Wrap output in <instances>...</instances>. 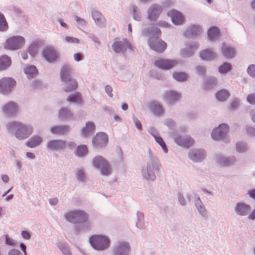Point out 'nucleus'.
<instances>
[{"instance_id": "4c0bfd02", "label": "nucleus", "mask_w": 255, "mask_h": 255, "mask_svg": "<svg viewBox=\"0 0 255 255\" xmlns=\"http://www.w3.org/2000/svg\"><path fill=\"white\" fill-rule=\"evenodd\" d=\"M77 211H71L65 215L66 219L69 222L76 223Z\"/></svg>"}, {"instance_id": "423d86ee", "label": "nucleus", "mask_w": 255, "mask_h": 255, "mask_svg": "<svg viewBox=\"0 0 255 255\" xmlns=\"http://www.w3.org/2000/svg\"><path fill=\"white\" fill-rule=\"evenodd\" d=\"M25 43L23 37L14 36L7 39L5 44V48L10 50H16L20 48Z\"/></svg>"}, {"instance_id": "2eb2a0df", "label": "nucleus", "mask_w": 255, "mask_h": 255, "mask_svg": "<svg viewBox=\"0 0 255 255\" xmlns=\"http://www.w3.org/2000/svg\"><path fill=\"white\" fill-rule=\"evenodd\" d=\"M43 56L50 62H54L58 58L56 51L51 47L46 48L43 52Z\"/></svg>"}, {"instance_id": "473e14b6", "label": "nucleus", "mask_w": 255, "mask_h": 255, "mask_svg": "<svg viewBox=\"0 0 255 255\" xmlns=\"http://www.w3.org/2000/svg\"><path fill=\"white\" fill-rule=\"evenodd\" d=\"M88 153V148L85 145L78 146L75 149L74 153L78 157H82Z\"/></svg>"}, {"instance_id": "5fc2aeb1", "label": "nucleus", "mask_w": 255, "mask_h": 255, "mask_svg": "<svg viewBox=\"0 0 255 255\" xmlns=\"http://www.w3.org/2000/svg\"><path fill=\"white\" fill-rule=\"evenodd\" d=\"M220 164L223 166H228L231 163L229 159L224 158L220 160Z\"/></svg>"}, {"instance_id": "9d476101", "label": "nucleus", "mask_w": 255, "mask_h": 255, "mask_svg": "<svg viewBox=\"0 0 255 255\" xmlns=\"http://www.w3.org/2000/svg\"><path fill=\"white\" fill-rule=\"evenodd\" d=\"M175 142L180 146L188 148L194 144V139L189 135L178 136L175 138Z\"/></svg>"}, {"instance_id": "e2e57ef3", "label": "nucleus", "mask_w": 255, "mask_h": 255, "mask_svg": "<svg viewBox=\"0 0 255 255\" xmlns=\"http://www.w3.org/2000/svg\"><path fill=\"white\" fill-rule=\"evenodd\" d=\"M20 252L17 250L13 249L9 252L8 255H19Z\"/></svg>"}, {"instance_id": "58836bf2", "label": "nucleus", "mask_w": 255, "mask_h": 255, "mask_svg": "<svg viewBox=\"0 0 255 255\" xmlns=\"http://www.w3.org/2000/svg\"><path fill=\"white\" fill-rule=\"evenodd\" d=\"M8 28V24L4 15L0 13V30L4 31Z\"/></svg>"}, {"instance_id": "4468645a", "label": "nucleus", "mask_w": 255, "mask_h": 255, "mask_svg": "<svg viewBox=\"0 0 255 255\" xmlns=\"http://www.w3.org/2000/svg\"><path fill=\"white\" fill-rule=\"evenodd\" d=\"M167 14L171 17L172 22L175 24H181L184 20L182 14L175 9L171 10L168 12Z\"/></svg>"}, {"instance_id": "f704fd0d", "label": "nucleus", "mask_w": 255, "mask_h": 255, "mask_svg": "<svg viewBox=\"0 0 255 255\" xmlns=\"http://www.w3.org/2000/svg\"><path fill=\"white\" fill-rule=\"evenodd\" d=\"M220 32L218 28L216 27H211L208 31L209 38L211 39H214L219 36Z\"/></svg>"}, {"instance_id": "6e6d98bb", "label": "nucleus", "mask_w": 255, "mask_h": 255, "mask_svg": "<svg viewBox=\"0 0 255 255\" xmlns=\"http://www.w3.org/2000/svg\"><path fill=\"white\" fill-rule=\"evenodd\" d=\"M196 70L199 74H204L206 72V69L204 67L198 66L196 68Z\"/></svg>"}, {"instance_id": "0eeeda50", "label": "nucleus", "mask_w": 255, "mask_h": 255, "mask_svg": "<svg viewBox=\"0 0 255 255\" xmlns=\"http://www.w3.org/2000/svg\"><path fill=\"white\" fill-rule=\"evenodd\" d=\"M178 62L174 59L160 58L154 61V65L159 69L167 70L175 66Z\"/></svg>"}, {"instance_id": "7ed1b4c3", "label": "nucleus", "mask_w": 255, "mask_h": 255, "mask_svg": "<svg viewBox=\"0 0 255 255\" xmlns=\"http://www.w3.org/2000/svg\"><path fill=\"white\" fill-rule=\"evenodd\" d=\"M10 126L15 130V137L22 140L28 137L33 132V127L30 125L23 124L20 122H14Z\"/></svg>"}, {"instance_id": "bb28decb", "label": "nucleus", "mask_w": 255, "mask_h": 255, "mask_svg": "<svg viewBox=\"0 0 255 255\" xmlns=\"http://www.w3.org/2000/svg\"><path fill=\"white\" fill-rule=\"evenodd\" d=\"M42 141V138L38 135H34L31 137L26 143L27 146L33 148L40 144Z\"/></svg>"}, {"instance_id": "864d4df0", "label": "nucleus", "mask_w": 255, "mask_h": 255, "mask_svg": "<svg viewBox=\"0 0 255 255\" xmlns=\"http://www.w3.org/2000/svg\"><path fill=\"white\" fill-rule=\"evenodd\" d=\"M239 105V101L237 100H234L232 102V103L231 104L230 108L232 110H234L236 108H237Z\"/></svg>"}, {"instance_id": "4be33fe9", "label": "nucleus", "mask_w": 255, "mask_h": 255, "mask_svg": "<svg viewBox=\"0 0 255 255\" xmlns=\"http://www.w3.org/2000/svg\"><path fill=\"white\" fill-rule=\"evenodd\" d=\"M11 58L6 55L0 56V71L6 70L11 65Z\"/></svg>"}, {"instance_id": "3c124183", "label": "nucleus", "mask_w": 255, "mask_h": 255, "mask_svg": "<svg viewBox=\"0 0 255 255\" xmlns=\"http://www.w3.org/2000/svg\"><path fill=\"white\" fill-rule=\"evenodd\" d=\"M5 243L6 245L13 246L15 245V242L12 239L10 238L8 235L5 236Z\"/></svg>"}, {"instance_id": "49530a36", "label": "nucleus", "mask_w": 255, "mask_h": 255, "mask_svg": "<svg viewBox=\"0 0 255 255\" xmlns=\"http://www.w3.org/2000/svg\"><path fill=\"white\" fill-rule=\"evenodd\" d=\"M28 51L29 54L34 56L37 52V46L35 44L31 45L28 49Z\"/></svg>"}, {"instance_id": "13d9d810", "label": "nucleus", "mask_w": 255, "mask_h": 255, "mask_svg": "<svg viewBox=\"0 0 255 255\" xmlns=\"http://www.w3.org/2000/svg\"><path fill=\"white\" fill-rule=\"evenodd\" d=\"M217 83V79L215 78H212L208 79L206 82V85H213Z\"/></svg>"}, {"instance_id": "0e129e2a", "label": "nucleus", "mask_w": 255, "mask_h": 255, "mask_svg": "<svg viewBox=\"0 0 255 255\" xmlns=\"http://www.w3.org/2000/svg\"><path fill=\"white\" fill-rule=\"evenodd\" d=\"M250 196L255 200V189L249 191Z\"/></svg>"}, {"instance_id": "393cba45", "label": "nucleus", "mask_w": 255, "mask_h": 255, "mask_svg": "<svg viewBox=\"0 0 255 255\" xmlns=\"http://www.w3.org/2000/svg\"><path fill=\"white\" fill-rule=\"evenodd\" d=\"M69 129L67 126H56L52 127L50 131L55 134H64L68 131Z\"/></svg>"}, {"instance_id": "dca6fc26", "label": "nucleus", "mask_w": 255, "mask_h": 255, "mask_svg": "<svg viewBox=\"0 0 255 255\" xmlns=\"http://www.w3.org/2000/svg\"><path fill=\"white\" fill-rule=\"evenodd\" d=\"M66 146V142L62 140H51L47 144V147L51 150H60Z\"/></svg>"}, {"instance_id": "774afa93", "label": "nucleus", "mask_w": 255, "mask_h": 255, "mask_svg": "<svg viewBox=\"0 0 255 255\" xmlns=\"http://www.w3.org/2000/svg\"><path fill=\"white\" fill-rule=\"evenodd\" d=\"M251 116L252 121L255 123V111H252L251 113Z\"/></svg>"}, {"instance_id": "f257e3e1", "label": "nucleus", "mask_w": 255, "mask_h": 255, "mask_svg": "<svg viewBox=\"0 0 255 255\" xmlns=\"http://www.w3.org/2000/svg\"><path fill=\"white\" fill-rule=\"evenodd\" d=\"M146 33L150 35L147 41L149 47L156 52H164L167 48V45L165 41L158 37L161 34L160 30L157 28L148 29Z\"/></svg>"}, {"instance_id": "c756f323", "label": "nucleus", "mask_w": 255, "mask_h": 255, "mask_svg": "<svg viewBox=\"0 0 255 255\" xmlns=\"http://www.w3.org/2000/svg\"><path fill=\"white\" fill-rule=\"evenodd\" d=\"M95 125L92 122H88L86 127L82 128V133L84 136H87L93 133L95 130Z\"/></svg>"}, {"instance_id": "f3484780", "label": "nucleus", "mask_w": 255, "mask_h": 255, "mask_svg": "<svg viewBox=\"0 0 255 255\" xmlns=\"http://www.w3.org/2000/svg\"><path fill=\"white\" fill-rule=\"evenodd\" d=\"M129 247L127 243L120 242L115 250V255H128Z\"/></svg>"}, {"instance_id": "c85d7f7f", "label": "nucleus", "mask_w": 255, "mask_h": 255, "mask_svg": "<svg viewBox=\"0 0 255 255\" xmlns=\"http://www.w3.org/2000/svg\"><path fill=\"white\" fill-rule=\"evenodd\" d=\"M24 72L29 79L35 77L38 73L36 68L34 66H27L24 69Z\"/></svg>"}, {"instance_id": "412c9836", "label": "nucleus", "mask_w": 255, "mask_h": 255, "mask_svg": "<svg viewBox=\"0 0 255 255\" xmlns=\"http://www.w3.org/2000/svg\"><path fill=\"white\" fill-rule=\"evenodd\" d=\"M235 211L238 214L245 216L250 212L251 207L244 203H238L235 208Z\"/></svg>"}, {"instance_id": "39448f33", "label": "nucleus", "mask_w": 255, "mask_h": 255, "mask_svg": "<svg viewBox=\"0 0 255 255\" xmlns=\"http://www.w3.org/2000/svg\"><path fill=\"white\" fill-rule=\"evenodd\" d=\"M90 242L92 247L97 250H104L108 248L110 241L108 237L104 236L95 235L90 239Z\"/></svg>"}, {"instance_id": "09e8293b", "label": "nucleus", "mask_w": 255, "mask_h": 255, "mask_svg": "<svg viewBox=\"0 0 255 255\" xmlns=\"http://www.w3.org/2000/svg\"><path fill=\"white\" fill-rule=\"evenodd\" d=\"M76 175L78 179L80 181H83L85 177V173L82 169H79L77 172Z\"/></svg>"}, {"instance_id": "2f4dec72", "label": "nucleus", "mask_w": 255, "mask_h": 255, "mask_svg": "<svg viewBox=\"0 0 255 255\" xmlns=\"http://www.w3.org/2000/svg\"><path fill=\"white\" fill-rule=\"evenodd\" d=\"M72 117L71 111L66 108L62 109L59 112V118L61 120L69 119Z\"/></svg>"}, {"instance_id": "680f3d73", "label": "nucleus", "mask_w": 255, "mask_h": 255, "mask_svg": "<svg viewBox=\"0 0 255 255\" xmlns=\"http://www.w3.org/2000/svg\"><path fill=\"white\" fill-rule=\"evenodd\" d=\"M134 124H135V125L136 127L138 129H140V130L141 129L142 126H141V124L140 122L138 120H137L136 119H134Z\"/></svg>"}, {"instance_id": "20e7f679", "label": "nucleus", "mask_w": 255, "mask_h": 255, "mask_svg": "<svg viewBox=\"0 0 255 255\" xmlns=\"http://www.w3.org/2000/svg\"><path fill=\"white\" fill-rule=\"evenodd\" d=\"M93 165L100 170L102 175L108 176L112 173V169L109 162L102 156H97L93 160Z\"/></svg>"}, {"instance_id": "f8f14e48", "label": "nucleus", "mask_w": 255, "mask_h": 255, "mask_svg": "<svg viewBox=\"0 0 255 255\" xmlns=\"http://www.w3.org/2000/svg\"><path fill=\"white\" fill-rule=\"evenodd\" d=\"M112 47L114 51L116 53L124 52L128 47L131 49V46L129 44L127 39H124L123 41H116L113 45Z\"/></svg>"}, {"instance_id": "338daca9", "label": "nucleus", "mask_w": 255, "mask_h": 255, "mask_svg": "<svg viewBox=\"0 0 255 255\" xmlns=\"http://www.w3.org/2000/svg\"><path fill=\"white\" fill-rule=\"evenodd\" d=\"M249 219L251 220L255 219V209L252 212V213L249 215Z\"/></svg>"}, {"instance_id": "7c9ffc66", "label": "nucleus", "mask_w": 255, "mask_h": 255, "mask_svg": "<svg viewBox=\"0 0 255 255\" xmlns=\"http://www.w3.org/2000/svg\"><path fill=\"white\" fill-rule=\"evenodd\" d=\"M67 100L70 102L77 103L82 104V99L81 95L79 92H76L74 94L69 95L67 98Z\"/></svg>"}, {"instance_id": "de8ad7c7", "label": "nucleus", "mask_w": 255, "mask_h": 255, "mask_svg": "<svg viewBox=\"0 0 255 255\" xmlns=\"http://www.w3.org/2000/svg\"><path fill=\"white\" fill-rule=\"evenodd\" d=\"M248 73L251 76L255 77V65H251L249 66Z\"/></svg>"}, {"instance_id": "5701e85b", "label": "nucleus", "mask_w": 255, "mask_h": 255, "mask_svg": "<svg viewBox=\"0 0 255 255\" xmlns=\"http://www.w3.org/2000/svg\"><path fill=\"white\" fill-rule=\"evenodd\" d=\"M202 32L199 26L192 25L185 31V35L188 37H195L199 35Z\"/></svg>"}, {"instance_id": "4d7b16f0", "label": "nucleus", "mask_w": 255, "mask_h": 255, "mask_svg": "<svg viewBox=\"0 0 255 255\" xmlns=\"http://www.w3.org/2000/svg\"><path fill=\"white\" fill-rule=\"evenodd\" d=\"M21 235L24 239L28 240L30 238V235L27 231H22L21 232Z\"/></svg>"}, {"instance_id": "79ce46f5", "label": "nucleus", "mask_w": 255, "mask_h": 255, "mask_svg": "<svg viewBox=\"0 0 255 255\" xmlns=\"http://www.w3.org/2000/svg\"><path fill=\"white\" fill-rule=\"evenodd\" d=\"M155 141L161 146L162 148L165 153L168 152V149L162 138L161 137L154 135Z\"/></svg>"}, {"instance_id": "6ab92c4d", "label": "nucleus", "mask_w": 255, "mask_h": 255, "mask_svg": "<svg viewBox=\"0 0 255 255\" xmlns=\"http://www.w3.org/2000/svg\"><path fill=\"white\" fill-rule=\"evenodd\" d=\"M18 111V107L15 103L10 102L3 108V112L7 115L15 114Z\"/></svg>"}, {"instance_id": "e433bc0d", "label": "nucleus", "mask_w": 255, "mask_h": 255, "mask_svg": "<svg viewBox=\"0 0 255 255\" xmlns=\"http://www.w3.org/2000/svg\"><path fill=\"white\" fill-rule=\"evenodd\" d=\"M230 96L229 93L225 90H220L216 94L217 99L220 101H224L228 98Z\"/></svg>"}, {"instance_id": "603ef678", "label": "nucleus", "mask_w": 255, "mask_h": 255, "mask_svg": "<svg viewBox=\"0 0 255 255\" xmlns=\"http://www.w3.org/2000/svg\"><path fill=\"white\" fill-rule=\"evenodd\" d=\"M74 59L76 61H80L83 59V55L80 53H77L74 54Z\"/></svg>"}, {"instance_id": "cd10ccee", "label": "nucleus", "mask_w": 255, "mask_h": 255, "mask_svg": "<svg viewBox=\"0 0 255 255\" xmlns=\"http://www.w3.org/2000/svg\"><path fill=\"white\" fill-rule=\"evenodd\" d=\"M223 55L227 58H233L235 55V51L232 47L224 45L222 48Z\"/></svg>"}, {"instance_id": "bf43d9fd", "label": "nucleus", "mask_w": 255, "mask_h": 255, "mask_svg": "<svg viewBox=\"0 0 255 255\" xmlns=\"http://www.w3.org/2000/svg\"><path fill=\"white\" fill-rule=\"evenodd\" d=\"M158 25L162 27H168L170 24L165 21H160L158 23Z\"/></svg>"}, {"instance_id": "a878e982", "label": "nucleus", "mask_w": 255, "mask_h": 255, "mask_svg": "<svg viewBox=\"0 0 255 255\" xmlns=\"http://www.w3.org/2000/svg\"><path fill=\"white\" fill-rule=\"evenodd\" d=\"M189 156L194 162H198L204 157V151L200 150L193 151L189 153Z\"/></svg>"}, {"instance_id": "8fccbe9b", "label": "nucleus", "mask_w": 255, "mask_h": 255, "mask_svg": "<svg viewBox=\"0 0 255 255\" xmlns=\"http://www.w3.org/2000/svg\"><path fill=\"white\" fill-rule=\"evenodd\" d=\"M247 101L252 105H255V94L249 95L247 98Z\"/></svg>"}, {"instance_id": "ea45409f", "label": "nucleus", "mask_w": 255, "mask_h": 255, "mask_svg": "<svg viewBox=\"0 0 255 255\" xmlns=\"http://www.w3.org/2000/svg\"><path fill=\"white\" fill-rule=\"evenodd\" d=\"M173 78L177 81H183L186 80L187 76L184 72H176L173 74Z\"/></svg>"}, {"instance_id": "a18cd8bd", "label": "nucleus", "mask_w": 255, "mask_h": 255, "mask_svg": "<svg viewBox=\"0 0 255 255\" xmlns=\"http://www.w3.org/2000/svg\"><path fill=\"white\" fill-rule=\"evenodd\" d=\"M65 40L66 42L70 43H79V40L78 38L67 36L65 37Z\"/></svg>"}, {"instance_id": "c9c22d12", "label": "nucleus", "mask_w": 255, "mask_h": 255, "mask_svg": "<svg viewBox=\"0 0 255 255\" xmlns=\"http://www.w3.org/2000/svg\"><path fill=\"white\" fill-rule=\"evenodd\" d=\"M76 223L86 222L88 219V215L83 211H77Z\"/></svg>"}, {"instance_id": "69168bd1", "label": "nucleus", "mask_w": 255, "mask_h": 255, "mask_svg": "<svg viewBox=\"0 0 255 255\" xmlns=\"http://www.w3.org/2000/svg\"><path fill=\"white\" fill-rule=\"evenodd\" d=\"M247 131L249 134H253L255 132V129L253 128L249 127L247 128Z\"/></svg>"}, {"instance_id": "052dcab7", "label": "nucleus", "mask_w": 255, "mask_h": 255, "mask_svg": "<svg viewBox=\"0 0 255 255\" xmlns=\"http://www.w3.org/2000/svg\"><path fill=\"white\" fill-rule=\"evenodd\" d=\"M105 90H106V91L107 92V93L109 95V96L110 97H112L113 96V94H112V89L111 88V87H110V86H106V88H105Z\"/></svg>"}, {"instance_id": "6e6552de", "label": "nucleus", "mask_w": 255, "mask_h": 255, "mask_svg": "<svg viewBox=\"0 0 255 255\" xmlns=\"http://www.w3.org/2000/svg\"><path fill=\"white\" fill-rule=\"evenodd\" d=\"M229 130V127L225 124H221L219 127L215 128L212 133V138L216 140L223 139Z\"/></svg>"}, {"instance_id": "a19ab883", "label": "nucleus", "mask_w": 255, "mask_h": 255, "mask_svg": "<svg viewBox=\"0 0 255 255\" xmlns=\"http://www.w3.org/2000/svg\"><path fill=\"white\" fill-rule=\"evenodd\" d=\"M231 69V65L228 63H224L219 68V71L221 73H226Z\"/></svg>"}, {"instance_id": "a211bd4d", "label": "nucleus", "mask_w": 255, "mask_h": 255, "mask_svg": "<svg viewBox=\"0 0 255 255\" xmlns=\"http://www.w3.org/2000/svg\"><path fill=\"white\" fill-rule=\"evenodd\" d=\"M150 111L156 116H161L164 113V109L162 106L159 103L153 101L149 105Z\"/></svg>"}, {"instance_id": "aec40b11", "label": "nucleus", "mask_w": 255, "mask_h": 255, "mask_svg": "<svg viewBox=\"0 0 255 255\" xmlns=\"http://www.w3.org/2000/svg\"><path fill=\"white\" fill-rule=\"evenodd\" d=\"M180 95L174 91H167L164 96V99L169 103H173L178 100Z\"/></svg>"}, {"instance_id": "37998d69", "label": "nucleus", "mask_w": 255, "mask_h": 255, "mask_svg": "<svg viewBox=\"0 0 255 255\" xmlns=\"http://www.w3.org/2000/svg\"><path fill=\"white\" fill-rule=\"evenodd\" d=\"M247 149L246 145L242 142H239L237 144V150L239 152H243Z\"/></svg>"}, {"instance_id": "72a5a7b5", "label": "nucleus", "mask_w": 255, "mask_h": 255, "mask_svg": "<svg viewBox=\"0 0 255 255\" xmlns=\"http://www.w3.org/2000/svg\"><path fill=\"white\" fill-rule=\"evenodd\" d=\"M200 57L203 60H212L215 57V54L209 50H205L200 52Z\"/></svg>"}, {"instance_id": "ddd939ff", "label": "nucleus", "mask_w": 255, "mask_h": 255, "mask_svg": "<svg viewBox=\"0 0 255 255\" xmlns=\"http://www.w3.org/2000/svg\"><path fill=\"white\" fill-rule=\"evenodd\" d=\"M162 7L157 4L152 5L148 10V18L151 20L156 19L162 11Z\"/></svg>"}, {"instance_id": "f03ea898", "label": "nucleus", "mask_w": 255, "mask_h": 255, "mask_svg": "<svg viewBox=\"0 0 255 255\" xmlns=\"http://www.w3.org/2000/svg\"><path fill=\"white\" fill-rule=\"evenodd\" d=\"M71 71V68L67 65L63 66L61 70L60 76L61 80L65 82L64 90L67 92L75 90L78 87L76 80L70 78Z\"/></svg>"}, {"instance_id": "b1692460", "label": "nucleus", "mask_w": 255, "mask_h": 255, "mask_svg": "<svg viewBox=\"0 0 255 255\" xmlns=\"http://www.w3.org/2000/svg\"><path fill=\"white\" fill-rule=\"evenodd\" d=\"M92 17L97 25L102 26L105 24L106 19L100 12L96 10L93 11Z\"/></svg>"}, {"instance_id": "9b49d317", "label": "nucleus", "mask_w": 255, "mask_h": 255, "mask_svg": "<svg viewBox=\"0 0 255 255\" xmlns=\"http://www.w3.org/2000/svg\"><path fill=\"white\" fill-rule=\"evenodd\" d=\"M108 142V135L104 132L97 133L93 138V143L96 147L105 146Z\"/></svg>"}, {"instance_id": "c03bdc74", "label": "nucleus", "mask_w": 255, "mask_h": 255, "mask_svg": "<svg viewBox=\"0 0 255 255\" xmlns=\"http://www.w3.org/2000/svg\"><path fill=\"white\" fill-rule=\"evenodd\" d=\"M59 249L65 255H69L70 252L68 247L64 244H60L58 246Z\"/></svg>"}, {"instance_id": "1a4fd4ad", "label": "nucleus", "mask_w": 255, "mask_h": 255, "mask_svg": "<svg viewBox=\"0 0 255 255\" xmlns=\"http://www.w3.org/2000/svg\"><path fill=\"white\" fill-rule=\"evenodd\" d=\"M15 84L14 79L10 77H4L0 80V90L3 93L10 91Z\"/></svg>"}]
</instances>
